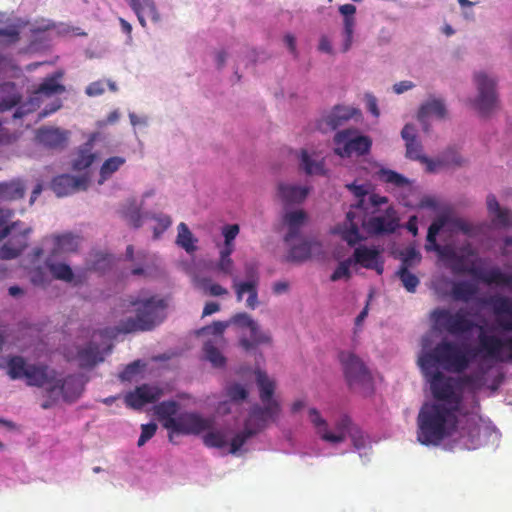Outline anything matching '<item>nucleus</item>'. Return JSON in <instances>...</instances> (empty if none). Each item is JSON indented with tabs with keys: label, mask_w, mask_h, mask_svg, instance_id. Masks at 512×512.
Segmentation results:
<instances>
[{
	"label": "nucleus",
	"mask_w": 512,
	"mask_h": 512,
	"mask_svg": "<svg viewBox=\"0 0 512 512\" xmlns=\"http://www.w3.org/2000/svg\"><path fill=\"white\" fill-rule=\"evenodd\" d=\"M61 72H56L46 77L43 82L34 91L32 100H39L41 96L51 97L53 95L65 92V86L60 84L58 80L62 77Z\"/></svg>",
	"instance_id": "bb28decb"
},
{
	"label": "nucleus",
	"mask_w": 512,
	"mask_h": 512,
	"mask_svg": "<svg viewBox=\"0 0 512 512\" xmlns=\"http://www.w3.org/2000/svg\"><path fill=\"white\" fill-rule=\"evenodd\" d=\"M123 307L132 308L135 317L120 321L117 331L119 333H133L150 331L161 324L166 318L167 302L164 298L153 295L149 297L130 296L123 301Z\"/></svg>",
	"instance_id": "f03ea898"
},
{
	"label": "nucleus",
	"mask_w": 512,
	"mask_h": 512,
	"mask_svg": "<svg viewBox=\"0 0 512 512\" xmlns=\"http://www.w3.org/2000/svg\"><path fill=\"white\" fill-rule=\"evenodd\" d=\"M31 228L18 226L8 235V240L0 247V259L10 260L18 257L28 245Z\"/></svg>",
	"instance_id": "4468645a"
},
{
	"label": "nucleus",
	"mask_w": 512,
	"mask_h": 512,
	"mask_svg": "<svg viewBox=\"0 0 512 512\" xmlns=\"http://www.w3.org/2000/svg\"><path fill=\"white\" fill-rule=\"evenodd\" d=\"M128 2L143 27L146 26V19L153 22L160 20V15L153 0H128Z\"/></svg>",
	"instance_id": "b1692460"
},
{
	"label": "nucleus",
	"mask_w": 512,
	"mask_h": 512,
	"mask_svg": "<svg viewBox=\"0 0 512 512\" xmlns=\"http://www.w3.org/2000/svg\"><path fill=\"white\" fill-rule=\"evenodd\" d=\"M228 327V323L222 321H215L211 325H207L199 330V334L214 335L218 341L223 342V333Z\"/></svg>",
	"instance_id": "4d7b16f0"
},
{
	"label": "nucleus",
	"mask_w": 512,
	"mask_h": 512,
	"mask_svg": "<svg viewBox=\"0 0 512 512\" xmlns=\"http://www.w3.org/2000/svg\"><path fill=\"white\" fill-rule=\"evenodd\" d=\"M250 337H251V339H247V338L240 339V345L246 351H249L260 344H270L272 341L271 336L267 332L261 331L258 324H257V332L256 333L250 332Z\"/></svg>",
	"instance_id": "37998d69"
},
{
	"label": "nucleus",
	"mask_w": 512,
	"mask_h": 512,
	"mask_svg": "<svg viewBox=\"0 0 512 512\" xmlns=\"http://www.w3.org/2000/svg\"><path fill=\"white\" fill-rule=\"evenodd\" d=\"M126 163V159L121 156H113L106 159L99 171V184L104 183L108 179L112 177V175L117 172L124 164Z\"/></svg>",
	"instance_id": "4c0bfd02"
},
{
	"label": "nucleus",
	"mask_w": 512,
	"mask_h": 512,
	"mask_svg": "<svg viewBox=\"0 0 512 512\" xmlns=\"http://www.w3.org/2000/svg\"><path fill=\"white\" fill-rule=\"evenodd\" d=\"M231 322L239 327H247L250 329V332H257V322L252 319L250 315L247 313H237L235 314Z\"/></svg>",
	"instance_id": "13d9d810"
},
{
	"label": "nucleus",
	"mask_w": 512,
	"mask_h": 512,
	"mask_svg": "<svg viewBox=\"0 0 512 512\" xmlns=\"http://www.w3.org/2000/svg\"><path fill=\"white\" fill-rule=\"evenodd\" d=\"M377 175L380 181L397 188H403L410 185V181L405 176L394 170L381 168L377 172Z\"/></svg>",
	"instance_id": "79ce46f5"
},
{
	"label": "nucleus",
	"mask_w": 512,
	"mask_h": 512,
	"mask_svg": "<svg viewBox=\"0 0 512 512\" xmlns=\"http://www.w3.org/2000/svg\"><path fill=\"white\" fill-rule=\"evenodd\" d=\"M360 224L372 235L391 234L398 227V217L391 206L383 214L372 216L368 220L364 219V213L358 215L355 211L349 210L345 223L336 227L334 232L339 234L349 246H354L362 240L359 232Z\"/></svg>",
	"instance_id": "7ed1b4c3"
},
{
	"label": "nucleus",
	"mask_w": 512,
	"mask_h": 512,
	"mask_svg": "<svg viewBox=\"0 0 512 512\" xmlns=\"http://www.w3.org/2000/svg\"><path fill=\"white\" fill-rule=\"evenodd\" d=\"M471 361V350H467L465 345L441 341L431 352L422 355L418 363L422 371L438 370V364L447 371L462 373L469 367Z\"/></svg>",
	"instance_id": "20e7f679"
},
{
	"label": "nucleus",
	"mask_w": 512,
	"mask_h": 512,
	"mask_svg": "<svg viewBox=\"0 0 512 512\" xmlns=\"http://www.w3.org/2000/svg\"><path fill=\"white\" fill-rule=\"evenodd\" d=\"M458 414L440 403L425 402L417 416V440L425 446L439 445L456 431Z\"/></svg>",
	"instance_id": "f257e3e1"
},
{
	"label": "nucleus",
	"mask_w": 512,
	"mask_h": 512,
	"mask_svg": "<svg viewBox=\"0 0 512 512\" xmlns=\"http://www.w3.org/2000/svg\"><path fill=\"white\" fill-rule=\"evenodd\" d=\"M300 167L308 175H324V162L320 155H310L307 150L302 149L300 154Z\"/></svg>",
	"instance_id": "7c9ffc66"
},
{
	"label": "nucleus",
	"mask_w": 512,
	"mask_h": 512,
	"mask_svg": "<svg viewBox=\"0 0 512 512\" xmlns=\"http://www.w3.org/2000/svg\"><path fill=\"white\" fill-rule=\"evenodd\" d=\"M357 114H360V112L356 108L337 105L319 121L318 127L323 132L336 130Z\"/></svg>",
	"instance_id": "6ab92c4d"
},
{
	"label": "nucleus",
	"mask_w": 512,
	"mask_h": 512,
	"mask_svg": "<svg viewBox=\"0 0 512 512\" xmlns=\"http://www.w3.org/2000/svg\"><path fill=\"white\" fill-rule=\"evenodd\" d=\"M55 372L50 370L46 364H29L25 375L28 386L43 387L52 382Z\"/></svg>",
	"instance_id": "5701e85b"
},
{
	"label": "nucleus",
	"mask_w": 512,
	"mask_h": 512,
	"mask_svg": "<svg viewBox=\"0 0 512 512\" xmlns=\"http://www.w3.org/2000/svg\"><path fill=\"white\" fill-rule=\"evenodd\" d=\"M433 317L436 323L451 335L469 333L476 327L464 309H459L455 313L447 309H437L433 312Z\"/></svg>",
	"instance_id": "0eeeda50"
},
{
	"label": "nucleus",
	"mask_w": 512,
	"mask_h": 512,
	"mask_svg": "<svg viewBox=\"0 0 512 512\" xmlns=\"http://www.w3.org/2000/svg\"><path fill=\"white\" fill-rule=\"evenodd\" d=\"M95 157L91 145L86 143L83 147L78 149L76 157L72 162V168L76 171H82L92 165Z\"/></svg>",
	"instance_id": "58836bf2"
},
{
	"label": "nucleus",
	"mask_w": 512,
	"mask_h": 512,
	"mask_svg": "<svg viewBox=\"0 0 512 512\" xmlns=\"http://www.w3.org/2000/svg\"><path fill=\"white\" fill-rule=\"evenodd\" d=\"M226 393L235 402L245 400L248 396L247 389L239 383L230 384L226 389Z\"/></svg>",
	"instance_id": "052dcab7"
},
{
	"label": "nucleus",
	"mask_w": 512,
	"mask_h": 512,
	"mask_svg": "<svg viewBox=\"0 0 512 512\" xmlns=\"http://www.w3.org/2000/svg\"><path fill=\"white\" fill-rule=\"evenodd\" d=\"M244 269L247 281L240 282L237 276H233V288L238 302L242 301L244 293L249 294L246 306L253 310L258 305V266L254 262H247L244 265Z\"/></svg>",
	"instance_id": "9d476101"
},
{
	"label": "nucleus",
	"mask_w": 512,
	"mask_h": 512,
	"mask_svg": "<svg viewBox=\"0 0 512 512\" xmlns=\"http://www.w3.org/2000/svg\"><path fill=\"white\" fill-rule=\"evenodd\" d=\"M306 219L307 214L303 210L290 211L284 215L283 221L288 227V232L284 236L286 243H289L299 236L301 227L304 225Z\"/></svg>",
	"instance_id": "cd10ccee"
},
{
	"label": "nucleus",
	"mask_w": 512,
	"mask_h": 512,
	"mask_svg": "<svg viewBox=\"0 0 512 512\" xmlns=\"http://www.w3.org/2000/svg\"><path fill=\"white\" fill-rule=\"evenodd\" d=\"M31 281L34 285L44 286L48 279L42 268L33 269L30 273Z\"/></svg>",
	"instance_id": "774afa93"
},
{
	"label": "nucleus",
	"mask_w": 512,
	"mask_h": 512,
	"mask_svg": "<svg viewBox=\"0 0 512 512\" xmlns=\"http://www.w3.org/2000/svg\"><path fill=\"white\" fill-rule=\"evenodd\" d=\"M309 419L316 428L317 434L320 436V438L323 441L334 444L345 441L346 433L350 430L352 424L350 417L343 415L335 423L336 432H330L328 430V424L326 420L321 417L319 411L315 408H311L309 410Z\"/></svg>",
	"instance_id": "6e6552de"
},
{
	"label": "nucleus",
	"mask_w": 512,
	"mask_h": 512,
	"mask_svg": "<svg viewBox=\"0 0 512 512\" xmlns=\"http://www.w3.org/2000/svg\"><path fill=\"white\" fill-rule=\"evenodd\" d=\"M20 34L15 26L0 28V44H13L18 42Z\"/></svg>",
	"instance_id": "bf43d9fd"
},
{
	"label": "nucleus",
	"mask_w": 512,
	"mask_h": 512,
	"mask_svg": "<svg viewBox=\"0 0 512 512\" xmlns=\"http://www.w3.org/2000/svg\"><path fill=\"white\" fill-rule=\"evenodd\" d=\"M169 423L172 426L169 430L170 434L198 435L213 427V420L204 418L194 412L181 413L175 420H170ZM171 437L172 435H170Z\"/></svg>",
	"instance_id": "9b49d317"
},
{
	"label": "nucleus",
	"mask_w": 512,
	"mask_h": 512,
	"mask_svg": "<svg viewBox=\"0 0 512 512\" xmlns=\"http://www.w3.org/2000/svg\"><path fill=\"white\" fill-rule=\"evenodd\" d=\"M157 430L155 423H147L141 426V435L138 439V446H143L149 439H151Z\"/></svg>",
	"instance_id": "69168bd1"
},
{
	"label": "nucleus",
	"mask_w": 512,
	"mask_h": 512,
	"mask_svg": "<svg viewBox=\"0 0 512 512\" xmlns=\"http://www.w3.org/2000/svg\"><path fill=\"white\" fill-rule=\"evenodd\" d=\"M13 215V210L0 208V240L7 238L11 231L15 230L18 226H22L20 221L9 224Z\"/></svg>",
	"instance_id": "49530a36"
},
{
	"label": "nucleus",
	"mask_w": 512,
	"mask_h": 512,
	"mask_svg": "<svg viewBox=\"0 0 512 512\" xmlns=\"http://www.w3.org/2000/svg\"><path fill=\"white\" fill-rule=\"evenodd\" d=\"M178 408L179 405L176 401H163L155 407V413L166 429H171L169 421L177 418Z\"/></svg>",
	"instance_id": "e433bc0d"
},
{
	"label": "nucleus",
	"mask_w": 512,
	"mask_h": 512,
	"mask_svg": "<svg viewBox=\"0 0 512 512\" xmlns=\"http://www.w3.org/2000/svg\"><path fill=\"white\" fill-rule=\"evenodd\" d=\"M22 96L15 83L5 82L0 84V112H5L17 106Z\"/></svg>",
	"instance_id": "c756f323"
},
{
	"label": "nucleus",
	"mask_w": 512,
	"mask_h": 512,
	"mask_svg": "<svg viewBox=\"0 0 512 512\" xmlns=\"http://www.w3.org/2000/svg\"><path fill=\"white\" fill-rule=\"evenodd\" d=\"M339 360L350 387L368 386L371 384L372 377L370 372L355 354L343 351L339 354Z\"/></svg>",
	"instance_id": "1a4fd4ad"
},
{
	"label": "nucleus",
	"mask_w": 512,
	"mask_h": 512,
	"mask_svg": "<svg viewBox=\"0 0 512 512\" xmlns=\"http://www.w3.org/2000/svg\"><path fill=\"white\" fill-rule=\"evenodd\" d=\"M203 351L206 359L211 362L214 367H223L225 365V357L212 341L208 340L204 343Z\"/></svg>",
	"instance_id": "3c124183"
},
{
	"label": "nucleus",
	"mask_w": 512,
	"mask_h": 512,
	"mask_svg": "<svg viewBox=\"0 0 512 512\" xmlns=\"http://www.w3.org/2000/svg\"><path fill=\"white\" fill-rule=\"evenodd\" d=\"M196 286L200 288L206 295L223 296L228 294V290L218 283H213L209 278H200L196 281Z\"/></svg>",
	"instance_id": "8fccbe9b"
},
{
	"label": "nucleus",
	"mask_w": 512,
	"mask_h": 512,
	"mask_svg": "<svg viewBox=\"0 0 512 512\" xmlns=\"http://www.w3.org/2000/svg\"><path fill=\"white\" fill-rule=\"evenodd\" d=\"M474 81L478 90L475 107L481 114L489 113L497 103L496 79L484 72H477Z\"/></svg>",
	"instance_id": "f8f14e48"
},
{
	"label": "nucleus",
	"mask_w": 512,
	"mask_h": 512,
	"mask_svg": "<svg viewBox=\"0 0 512 512\" xmlns=\"http://www.w3.org/2000/svg\"><path fill=\"white\" fill-rule=\"evenodd\" d=\"M402 264L401 267H412L415 263L421 261V254L414 248L409 247L402 253Z\"/></svg>",
	"instance_id": "e2e57ef3"
},
{
	"label": "nucleus",
	"mask_w": 512,
	"mask_h": 512,
	"mask_svg": "<svg viewBox=\"0 0 512 512\" xmlns=\"http://www.w3.org/2000/svg\"><path fill=\"white\" fill-rule=\"evenodd\" d=\"M46 266L49 271L53 275V277L57 280H62L65 282H72L74 279V274L71 267L65 263H54L50 260L46 261Z\"/></svg>",
	"instance_id": "c03bdc74"
},
{
	"label": "nucleus",
	"mask_w": 512,
	"mask_h": 512,
	"mask_svg": "<svg viewBox=\"0 0 512 512\" xmlns=\"http://www.w3.org/2000/svg\"><path fill=\"white\" fill-rule=\"evenodd\" d=\"M25 186L21 180L0 182V201H13L23 198Z\"/></svg>",
	"instance_id": "72a5a7b5"
},
{
	"label": "nucleus",
	"mask_w": 512,
	"mask_h": 512,
	"mask_svg": "<svg viewBox=\"0 0 512 512\" xmlns=\"http://www.w3.org/2000/svg\"><path fill=\"white\" fill-rule=\"evenodd\" d=\"M255 375L261 402L267 403L274 400L275 382L267 376L266 372L260 369L255 371Z\"/></svg>",
	"instance_id": "c9c22d12"
},
{
	"label": "nucleus",
	"mask_w": 512,
	"mask_h": 512,
	"mask_svg": "<svg viewBox=\"0 0 512 512\" xmlns=\"http://www.w3.org/2000/svg\"><path fill=\"white\" fill-rule=\"evenodd\" d=\"M163 395V390L154 385L142 384L135 388L134 391L128 392L124 401L125 404L133 409H141L146 404L158 401Z\"/></svg>",
	"instance_id": "2eb2a0df"
},
{
	"label": "nucleus",
	"mask_w": 512,
	"mask_h": 512,
	"mask_svg": "<svg viewBox=\"0 0 512 512\" xmlns=\"http://www.w3.org/2000/svg\"><path fill=\"white\" fill-rule=\"evenodd\" d=\"M281 408L277 400L263 403V406L255 405L251 408L247 421L258 431L264 429L268 422H275L280 414Z\"/></svg>",
	"instance_id": "dca6fc26"
},
{
	"label": "nucleus",
	"mask_w": 512,
	"mask_h": 512,
	"mask_svg": "<svg viewBox=\"0 0 512 512\" xmlns=\"http://www.w3.org/2000/svg\"><path fill=\"white\" fill-rule=\"evenodd\" d=\"M346 187L358 198L357 203L352 205L350 210L355 211L358 215L363 213L364 210V198L367 195L363 185L348 184Z\"/></svg>",
	"instance_id": "5fc2aeb1"
},
{
	"label": "nucleus",
	"mask_w": 512,
	"mask_h": 512,
	"mask_svg": "<svg viewBox=\"0 0 512 512\" xmlns=\"http://www.w3.org/2000/svg\"><path fill=\"white\" fill-rule=\"evenodd\" d=\"M77 360L81 368H92L104 359L98 345L91 342L78 350Z\"/></svg>",
	"instance_id": "2f4dec72"
},
{
	"label": "nucleus",
	"mask_w": 512,
	"mask_h": 512,
	"mask_svg": "<svg viewBox=\"0 0 512 512\" xmlns=\"http://www.w3.org/2000/svg\"><path fill=\"white\" fill-rule=\"evenodd\" d=\"M493 223L496 226L507 228L512 226V212L508 209H500L493 214Z\"/></svg>",
	"instance_id": "680f3d73"
},
{
	"label": "nucleus",
	"mask_w": 512,
	"mask_h": 512,
	"mask_svg": "<svg viewBox=\"0 0 512 512\" xmlns=\"http://www.w3.org/2000/svg\"><path fill=\"white\" fill-rule=\"evenodd\" d=\"M28 365L22 356H10L7 359V374L12 380L25 377Z\"/></svg>",
	"instance_id": "ea45409f"
},
{
	"label": "nucleus",
	"mask_w": 512,
	"mask_h": 512,
	"mask_svg": "<svg viewBox=\"0 0 512 512\" xmlns=\"http://www.w3.org/2000/svg\"><path fill=\"white\" fill-rule=\"evenodd\" d=\"M396 275L401 280L404 288L408 292L414 293L416 291V288L418 287L420 281L415 274H413L409 271V268L400 267L399 270L397 271Z\"/></svg>",
	"instance_id": "864d4df0"
},
{
	"label": "nucleus",
	"mask_w": 512,
	"mask_h": 512,
	"mask_svg": "<svg viewBox=\"0 0 512 512\" xmlns=\"http://www.w3.org/2000/svg\"><path fill=\"white\" fill-rule=\"evenodd\" d=\"M353 264L352 258L345 259L341 261L334 272L330 276V280L335 282L342 278L348 280L351 278L350 267Z\"/></svg>",
	"instance_id": "6e6d98bb"
},
{
	"label": "nucleus",
	"mask_w": 512,
	"mask_h": 512,
	"mask_svg": "<svg viewBox=\"0 0 512 512\" xmlns=\"http://www.w3.org/2000/svg\"><path fill=\"white\" fill-rule=\"evenodd\" d=\"M203 443L209 448H224L227 445V436L223 431L211 430L203 436Z\"/></svg>",
	"instance_id": "603ef678"
},
{
	"label": "nucleus",
	"mask_w": 512,
	"mask_h": 512,
	"mask_svg": "<svg viewBox=\"0 0 512 512\" xmlns=\"http://www.w3.org/2000/svg\"><path fill=\"white\" fill-rule=\"evenodd\" d=\"M334 153L342 158L353 155L364 156L371 150L372 140L369 136L360 134L356 128L338 131L333 138Z\"/></svg>",
	"instance_id": "423d86ee"
},
{
	"label": "nucleus",
	"mask_w": 512,
	"mask_h": 512,
	"mask_svg": "<svg viewBox=\"0 0 512 512\" xmlns=\"http://www.w3.org/2000/svg\"><path fill=\"white\" fill-rule=\"evenodd\" d=\"M505 347V340L496 335H489L480 327L478 346L471 350L472 359L481 356L487 359L501 360V351Z\"/></svg>",
	"instance_id": "ddd939ff"
},
{
	"label": "nucleus",
	"mask_w": 512,
	"mask_h": 512,
	"mask_svg": "<svg viewBox=\"0 0 512 512\" xmlns=\"http://www.w3.org/2000/svg\"><path fill=\"white\" fill-rule=\"evenodd\" d=\"M430 384V390L434 398L433 403H440L445 408L460 412L463 397L455 389V380L446 377L439 370L422 371Z\"/></svg>",
	"instance_id": "39448f33"
},
{
	"label": "nucleus",
	"mask_w": 512,
	"mask_h": 512,
	"mask_svg": "<svg viewBox=\"0 0 512 512\" xmlns=\"http://www.w3.org/2000/svg\"><path fill=\"white\" fill-rule=\"evenodd\" d=\"M308 193L309 188L306 186L283 183L278 186L279 197L286 204L301 203L306 199Z\"/></svg>",
	"instance_id": "c85d7f7f"
},
{
	"label": "nucleus",
	"mask_w": 512,
	"mask_h": 512,
	"mask_svg": "<svg viewBox=\"0 0 512 512\" xmlns=\"http://www.w3.org/2000/svg\"><path fill=\"white\" fill-rule=\"evenodd\" d=\"M54 247L52 250V255L56 256L62 253H70L77 250L79 246L78 237L74 236L72 233H65L62 235L54 236Z\"/></svg>",
	"instance_id": "f704fd0d"
},
{
	"label": "nucleus",
	"mask_w": 512,
	"mask_h": 512,
	"mask_svg": "<svg viewBox=\"0 0 512 512\" xmlns=\"http://www.w3.org/2000/svg\"><path fill=\"white\" fill-rule=\"evenodd\" d=\"M69 132L55 127H41L37 130L36 139L49 149H63L67 145Z\"/></svg>",
	"instance_id": "aec40b11"
},
{
	"label": "nucleus",
	"mask_w": 512,
	"mask_h": 512,
	"mask_svg": "<svg viewBox=\"0 0 512 512\" xmlns=\"http://www.w3.org/2000/svg\"><path fill=\"white\" fill-rule=\"evenodd\" d=\"M493 311L496 323L503 331H512V300L508 297H498L493 301Z\"/></svg>",
	"instance_id": "4be33fe9"
},
{
	"label": "nucleus",
	"mask_w": 512,
	"mask_h": 512,
	"mask_svg": "<svg viewBox=\"0 0 512 512\" xmlns=\"http://www.w3.org/2000/svg\"><path fill=\"white\" fill-rule=\"evenodd\" d=\"M406 157L411 160H418L421 163L427 164L428 170L433 171V161L428 159L422 154V145L418 140L409 141L406 144Z\"/></svg>",
	"instance_id": "de8ad7c7"
},
{
	"label": "nucleus",
	"mask_w": 512,
	"mask_h": 512,
	"mask_svg": "<svg viewBox=\"0 0 512 512\" xmlns=\"http://www.w3.org/2000/svg\"><path fill=\"white\" fill-rule=\"evenodd\" d=\"M216 267H217V270L219 272L223 273L224 275L231 276L232 278H233V276H236L233 272L234 271V262L231 257H227V258L219 257Z\"/></svg>",
	"instance_id": "338daca9"
},
{
	"label": "nucleus",
	"mask_w": 512,
	"mask_h": 512,
	"mask_svg": "<svg viewBox=\"0 0 512 512\" xmlns=\"http://www.w3.org/2000/svg\"><path fill=\"white\" fill-rule=\"evenodd\" d=\"M477 294V285L469 281L455 282L451 288V296L456 301L467 303L473 300Z\"/></svg>",
	"instance_id": "473e14b6"
},
{
	"label": "nucleus",
	"mask_w": 512,
	"mask_h": 512,
	"mask_svg": "<svg viewBox=\"0 0 512 512\" xmlns=\"http://www.w3.org/2000/svg\"><path fill=\"white\" fill-rule=\"evenodd\" d=\"M62 392L63 398L67 402L76 401L84 391V383L79 376L69 375L65 379L58 381V383L49 389L52 393L55 389Z\"/></svg>",
	"instance_id": "412c9836"
},
{
	"label": "nucleus",
	"mask_w": 512,
	"mask_h": 512,
	"mask_svg": "<svg viewBox=\"0 0 512 512\" xmlns=\"http://www.w3.org/2000/svg\"><path fill=\"white\" fill-rule=\"evenodd\" d=\"M353 264H358L363 268L375 270L381 275L384 271V262L381 258V252L376 247H367L360 245L353 252Z\"/></svg>",
	"instance_id": "f3484780"
},
{
	"label": "nucleus",
	"mask_w": 512,
	"mask_h": 512,
	"mask_svg": "<svg viewBox=\"0 0 512 512\" xmlns=\"http://www.w3.org/2000/svg\"><path fill=\"white\" fill-rule=\"evenodd\" d=\"M321 244L315 239H305L297 245H293L286 256V261L302 263L310 259L314 248H320Z\"/></svg>",
	"instance_id": "393cba45"
},
{
	"label": "nucleus",
	"mask_w": 512,
	"mask_h": 512,
	"mask_svg": "<svg viewBox=\"0 0 512 512\" xmlns=\"http://www.w3.org/2000/svg\"><path fill=\"white\" fill-rule=\"evenodd\" d=\"M458 382L461 386L468 388L471 391L480 390L485 384L484 372H474L471 374H465L459 377Z\"/></svg>",
	"instance_id": "09e8293b"
},
{
	"label": "nucleus",
	"mask_w": 512,
	"mask_h": 512,
	"mask_svg": "<svg viewBox=\"0 0 512 512\" xmlns=\"http://www.w3.org/2000/svg\"><path fill=\"white\" fill-rule=\"evenodd\" d=\"M446 113L447 110L444 101L442 99L432 98L420 106L417 118L423 124L424 130L428 131V125L426 124L427 117L433 115L439 119H443Z\"/></svg>",
	"instance_id": "a878e982"
},
{
	"label": "nucleus",
	"mask_w": 512,
	"mask_h": 512,
	"mask_svg": "<svg viewBox=\"0 0 512 512\" xmlns=\"http://www.w3.org/2000/svg\"><path fill=\"white\" fill-rule=\"evenodd\" d=\"M258 432L259 431L246 420L244 429L232 438L229 452L231 454H236L247 440Z\"/></svg>",
	"instance_id": "a19ab883"
},
{
	"label": "nucleus",
	"mask_w": 512,
	"mask_h": 512,
	"mask_svg": "<svg viewBox=\"0 0 512 512\" xmlns=\"http://www.w3.org/2000/svg\"><path fill=\"white\" fill-rule=\"evenodd\" d=\"M178 235L176 243L182 247L186 252L191 253L196 250V246L194 245V242L196 241L189 230L188 226L181 222L178 225Z\"/></svg>",
	"instance_id": "a18cd8bd"
},
{
	"label": "nucleus",
	"mask_w": 512,
	"mask_h": 512,
	"mask_svg": "<svg viewBox=\"0 0 512 512\" xmlns=\"http://www.w3.org/2000/svg\"><path fill=\"white\" fill-rule=\"evenodd\" d=\"M88 180L86 177H75L69 174H62L55 177L51 182V188L58 197L68 196L80 190H86Z\"/></svg>",
	"instance_id": "a211bd4d"
},
{
	"label": "nucleus",
	"mask_w": 512,
	"mask_h": 512,
	"mask_svg": "<svg viewBox=\"0 0 512 512\" xmlns=\"http://www.w3.org/2000/svg\"><path fill=\"white\" fill-rule=\"evenodd\" d=\"M354 24H355L354 18L344 19L345 40H344V45H343V52L348 51L351 47Z\"/></svg>",
	"instance_id": "0e129e2a"
}]
</instances>
